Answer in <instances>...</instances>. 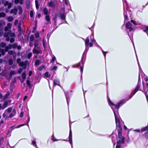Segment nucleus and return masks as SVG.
I'll return each mask as SVG.
<instances>
[{
  "instance_id": "1",
  "label": "nucleus",
  "mask_w": 148,
  "mask_h": 148,
  "mask_svg": "<svg viewBox=\"0 0 148 148\" xmlns=\"http://www.w3.org/2000/svg\"><path fill=\"white\" fill-rule=\"evenodd\" d=\"M108 101L109 105L111 106L114 112L115 119L117 127H118L119 129L118 130L119 137L120 139L117 142V145L116 148H120V145L123 144L124 143L125 137L122 136V127L123 122L122 121H120V118L119 116L118 111L120 106L125 103L126 101L125 99H122L119 101L116 105L114 104L108 98Z\"/></svg>"
},
{
  "instance_id": "2",
  "label": "nucleus",
  "mask_w": 148,
  "mask_h": 148,
  "mask_svg": "<svg viewBox=\"0 0 148 148\" xmlns=\"http://www.w3.org/2000/svg\"><path fill=\"white\" fill-rule=\"evenodd\" d=\"M83 40L85 41V50L81 58V60L79 63L76 64L72 66V67L73 68L78 67L80 66V71L81 72V76L82 75L83 72V66L84 65V63L83 62V57L84 55H86V54L89 48L88 47V46L89 45L90 47H92L93 46V44L92 42H90L89 43V39L88 37H87L86 38V40H85L84 39Z\"/></svg>"
},
{
  "instance_id": "3",
  "label": "nucleus",
  "mask_w": 148,
  "mask_h": 148,
  "mask_svg": "<svg viewBox=\"0 0 148 148\" xmlns=\"http://www.w3.org/2000/svg\"><path fill=\"white\" fill-rule=\"evenodd\" d=\"M12 25L10 23H8L4 29L5 32L4 34V36L6 37V40L7 41L9 40L10 43H12L15 40L14 38L10 39V37H14L15 36V34L14 33H11V28Z\"/></svg>"
},
{
  "instance_id": "4",
  "label": "nucleus",
  "mask_w": 148,
  "mask_h": 148,
  "mask_svg": "<svg viewBox=\"0 0 148 148\" xmlns=\"http://www.w3.org/2000/svg\"><path fill=\"white\" fill-rule=\"evenodd\" d=\"M16 114L15 109H14L12 110V108L10 107L5 110L4 113L3 114V116L4 118L6 117V118H11L15 115Z\"/></svg>"
},
{
  "instance_id": "5",
  "label": "nucleus",
  "mask_w": 148,
  "mask_h": 148,
  "mask_svg": "<svg viewBox=\"0 0 148 148\" xmlns=\"http://www.w3.org/2000/svg\"><path fill=\"white\" fill-rule=\"evenodd\" d=\"M32 52L34 54H40L42 53V51L40 47H34L33 48Z\"/></svg>"
},
{
  "instance_id": "6",
  "label": "nucleus",
  "mask_w": 148,
  "mask_h": 148,
  "mask_svg": "<svg viewBox=\"0 0 148 148\" xmlns=\"http://www.w3.org/2000/svg\"><path fill=\"white\" fill-rule=\"evenodd\" d=\"M126 28L129 29V32H131L134 29V26L130 22H128L125 24Z\"/></svg>"
},
{
  "instance_id": "7",
  "label": "nucleus",
  "mask_w": 148,
  "mask_h": 148,
  "mask_svg": "<svg viewBox=\"0 0 148 148\" xmlns=\"http://www.w3.org/2000/svg\"><path fill=\"white\" fill-rule=\"evenodd\" d=\"M69 141L70 144L71 145L72 148H73V145L72 143V133L71 130V125L70 124V131L69 133Z\"/></svg>"
},
{
  "instance_id": "8",
  "label": "nucleus",
  "mask_w": 148,
  "mask_h": 148,
  "mask_svg": "<svg viewBox=\"0 0 148 148\" xmlns=\"http://www.w3.org/2000/svg\"><path fill=\"white\" fill-rule=\"evenodd\" d=\"M146 131H148V126H146L142 128L140 130V132H142ZM145 138L148 139V132H146L144 134Z\"/></svg>"
},
{
  "instance_id": "9",
  "label": "nucleus",
  "mask_w": 148,
  "mask_h": 148,
  "mask_svg": "<svg viewBox=\"0 0 148 148\" xmlns=\"http://www.w3.org/2000/svg\"><path fill=\"white\" fill-rule=\"evenodd\" d=\"M60 16L61 19L62 20H65V14L64 10V8L61 9L60 12Z\"/></svg>"
},
{
  "instance_id": "10",
  "label": "nucleus",
  "mask_w": 148,
  "mask_h": 148,
  "mask_svg": "<svg viewBox=\"0 0 148 148\" xmlns=\"http://www.w3.org/2000/svg\"><path fill=\"white\" fill-rule=\"evenodd\" d=\"M66 96L67 102L68 106H69V102L70 100V98L69 97V95L68 92H66L64 93Z\"/></svg>"
},
{
  "instance_id": "11",
  "label": "nucleus",
  "mask_w": 148,
  "mask_h": 148,
  "mask_svg": "<svg viewBox=\"0 0 148 148\" xmlns=\"http://www.w3.org/2000/svg\"><path fill=\"white\" fill-rule=\"evenodd\" d=\"M140 84H137V86L135 88L134 90L133 91V95H134L136 92L138 90V89H139L140 87Z\"/></svg>"
},
{
  "instance_id": "12",
  "label": "nucleus",
  "mask_w": 148,
  "mask_h": 148,
  "mask_svg": "<svg viewBox=\"0 0 148 148\" xmlns=\"http://www.w3.org/2000/svg\"><path fill=\"white\" fill-rule=\"evenodd\" d=\"M17 13V9L16 7H14L13 9H12L10 12L11 14H14L15 15H16Z\"/></svg>"
},
{
  "instance_id": "13",
  "label": "nucleus",
  "mask_w": 148,
  "mask_h": 148,
  "mask_svg": "<svg viewBox=\"0 0 148 148\" xmlns=\"http://www.w3.org/2000/svg\"><path fill=\"white\" fill-rule=\"evenodd\" d=\"M53 86L58 85L60 86V80L58 79H56L53 81Z\"/></svg>"
},
{
  "instance_id": "14",
  "label": "nucleus",
  "mask_w": 148,
  "mask_h": 148,
  "mask_svg": "<svg viewBox=\"0 0 148 148\" xmlns=\"http://www.w3.org/2000/svg\"><path fill=\"white\" fill-rule=\"evenodd\" d=\"M40 43L38 40H35L34 41V47H40L38 45Z\"/></svg>"
},
{
  "instance_id": "15",
  "label": "nucleus",
  "mask_w": 148,
  "mask_h": 148,
  "mask_svg": "<svg viewBox=\"0 0 148 148\" xmlns=\"http://www.w3.org/2000/svg\"><path fill=\"white\" fill-rule=\"evenodd\" d=\"M5 25V22L3 20H0V29L2 28Z\"/></svg>"
},
{
  "instance_id": "16",
  "label": "nucleus",
  "mask_w": 148,
  "mask_h": 148,
  "mask_svg": "<svg viewBox=\"0 0 148 148\" xmlns=\"http://www.w3.org/2000/svg\"><path fill=\"white\" fill-rule=\"evenodd\" d=\"M31 144L33 145L36 148H38L37 147V146L36 145V139L35 138H34V140L32 141Z\"/></svg>"
},
{
  "instance_id": "17",
  "label": "nucleus",
  "mask_w": 148,
  "mask_h": 148,
  "mask_svg": "<svg viewBox=\"0 0 148 148\" xmlns=\"http://www.w3.org/2000/svg\"><path fill=\"white\" fill-rule=\"evenodd\" d=\"M48 5L49 6L52 8H54L55 6V5L54 3L52 1H50L48 3Z\"/></svg>"
},
{
  "instance_id": "18",
  "label": "nucleus",
  "mask_w": 148,
  "mask_h": 148,
  "mask_svg": "<svg viewBox=\"0 0 148 148\" xmlns=\"http://www.w3.org/2000/svg\"><path fill=\"white\" fill-rule=\"evenodd\" d=\"M23 0H15L14 3L16 4L19 3L21 4H22L23 3Z\"/></svg>"
},
{
  "instance_id": "19",
  "label": "nucleus",
  "mask_w": 148,
  "mask_h": 148,
  "mask_svg": "<svg viewBox=\"0 0 148 148\" xmlns=\"http://www.w3.org/2000/svg\"><path fill=\"white\" fill-rule=\"evenodd\" d=\"M29 120H30V118L29 117H28V121H27V124H22V125H18L17 126V127L16 128L20 127H21V126H23L24 125H27L28 126V127H29V125H28V123H29Z\"/></svg>"
},
{
  "instance_id": "20",
  "label": "nucleus",
  "mask_w": 148,
  "mask_h": 148,
  "mask_svg": "<svg viewBox=\"0 0 148 148\" xmlns=\"http://www.w3.org/2000/svg\"><path fill=\"white\" fill-rule=\"evenodd\" d=\"M43 12L45 15H48L49 14V12L46 8H44L43 9Z\"/></svg>"
},
{
  "instance_id": "21",
  "label": "nucleus",
  "mask_w": 148,
  "mask_h": 148,
  "mask_svg": "<svg viewBox=\"0 0 148 148\" xmlns=\"http://www.w3.org/2000/svg\"><path fill=\"white\" fill-rule=\"evenodd\" d=\"M45 18L46 20L48 22L47 23H46V25H47L49 23V22H50V18H49V16L48 15H46V16H45Z\"/></svg>"
},
{
  "instance_id": "22",
  "label": "nucleus",
  "mask_w": 148,
  "mask_h": 148,
  "mask_svg": "<svg viewBox=\"0 0 148 148\" xmlns=\"http://www.w3.org/2000/svg\"><path fill=\"white\" fill-rule=\"evenodd\" d=\"M10 46H11V48L14 49L16 48L17 47V43H15L13 44H10Z\"/></svg>"
},
{
  "instance_id": "23",
  "label": "nucleus",
  "mask_w": 148,
  "mask_h": 148,
  "mask_svg": "<svg viewBox=\"0 0 148 148\" xmlns=\"http://www.w3.org/2000/svg\"><path fill=\"white\" fill-rule=\"evenodd\" d=\"M90 37L91 41L92 42V43L93 42L95 44L94 42H96V43H97V42H96V41L94 38V36L93 35H92V36H91Z\"/></svg>"
},
{
  "instance_id": "24",
  "label": "nucleus",
  "mask_w": 148,
  "mask_h": 148,
  "mask_svg": "<svg viewBox=\"0 0 148 148\" xmlns=\"http://www.w3.org/2000/svg\"><path fill=\"white\" fill-rule=\"evenodd\" d=\"M11 48V46H10V44H9L8 46L5 47V52H8L9 49H10Z\"/></svg>"
},
{
  "instance_id": "25",
  "label": "nucleus",
  "mask_w": 148,
  "mask_h": 148,
  "mask_svg": "<svg viewBox=\"0 0 148 148\" xmlns=\"http://www.w3.org/2000/svg\"><path fill=\"white\" fill-rule=\"evenodd\" d=\"M29 3L30 1L29 0H26V7L27 9H29Z\"/></svg>"
},
{
  "instance_id": "26",
  "label": "nucleus",
  "mask_w": 148,
  "mask_h": 148,
  "mask_svg": "<svg viewBox=\"0 0 148 148\" xmlns=\"http://www.w3.org/2000/svg\"><path fill=\"white\" fill-rule=\"evenodd\" d=\"M18 9L19 11V14H21L23 12V10L22 7L20 6H18Z\"/></svg>"
},
{
  "instance_id": "27",
  "label": "nucleus",
  "mask_w": 148,
  "mask_h": 148,
  "mask_svg": "<svg viewBox=\"0 0 148 148\" xmlns=\"http://www.w3.org/2000/svg\"><path fill=\"white\" fill-rule=\"evenodd\" d=\"M7 19L9 22H11L13 20V18L12 16H9L7 18Z\"/></svg>"
},
{
  "instance_id": "28",
  "label": "nucleus",
  "mask_w": 148,
  "mask_h": 148,
  "mask_svg": "<svg viewBox=\"0 0 148 148\" xmlns=\"http://www.w3.org/2000/svg\"><path fill=\"white\" fill-rule=\"evenodd\" d=\"M7 106H8V103L7 102L5 101L3 105L2 106L3 108H2V110L4 109L5 108L7 107Z\"/></svg>"
},
{
  "instance_id": "29",
  "label": "nucleus",
  "mask_w": 148,
  "mask_h": 148,
  "mask_svg": "<svg viewBox=\"0 0 148 148\" xmlns=\"http://www.w3.org/2000/svg\"><path fill=\"white\" fill-rule=\"evenodd\" d=\"M44 75L47 78L49 77L50 76V75L49 74V73L48 72H45L44 74Z\"/></svg>"
},
{
  "instance_id": "30",
  "label": "nucleus",
  "mask_w": 148,
  "mask_h": 148,
  "mask_svg": "<svg viewBox=\"0 0 148 148\" xmlns=\"http://www.w3.org/2000/svg\"><path fill=\"white\" fill-rule=\"evenodd\" d=\"M6 14L5 13L2 12H0V18L1 17H3L5 16Z\"/></svg>"
},
{
  "instance_id": "31",
  "label": "nucleus",
  "mask_w": 148,
  "mask_h": 148,
  "mask_svg": "<svg viewBox=\"0 0 148 148\" xmlns=\"http://www.w3.org/2000/svg\"><path fill=\"white\" fill-rule=\"evenodd\" d=\"M35 2L36 8L37 10H38L39 9V5L38 1L36 0L35 1Z\"/></svg>"
},
{
  "instance_id": "32",
  "label": "nucleus",
  "mask_w": 148,
  "mask_h": 148,
  "mask_svg": "<svg viewBox=\"0 0 148 148\" xmlns=\"http://www.w3.org/2000/svg\"><path fill=\"white\" fill-rule=\"evenodd\" d=\"M22 77L23 80H24L26 78V73L25 72H23L22 73Z\"/></svg>"
},
{
  "instance_id": "33",
  "label": "nucleus",
  "mask_w": 148,
  "mask_h": 148,
  "mask_svg": "<svg viewBox=\"0 0 148 148\" xmlns=\"http://www.w3.org/2000/svg\"><path fill=\"white\" fill-rule=\"evenodd\" d=\"M6 45V44L4 42H1L0 44V46L1 47H5Z\"/></svg>"
},
{
  "instance_id": "34",
  "label": "nucleus",
  "mask_w": 148,
  "mask_h": 148,
  "mask_svg": "<svg viewBox=\"0 0 148 148\" xmlns=\"http://www.w3.org/2000/svg\"><path fill=\"white\" fill-rule=\"evenodd\" d=\"M15 74V72L14 71H10V76L11 77L13 75Z\"/></svg>"
},
{
  "instance_id": "35",
  "label": "nucleus",
  "mask_w": 148,
  "mask_h": 148,
  "mask_svg": "<svg viewBox=\"0 0 148 148\" xmlns=\"http://www.w3.org/2000/svg\"><path fill=\"white\" fill-rule=\"evenodd\" d=\"M34 15V13L33 11V10L30 11V16L31 17V18L33 17Z\"/></svg>"
},
{
  "instance_id": "36",
  "label": "nucleus",
  "mask_w": 148,
  "mask_h": 148,
  "mask_svg": "<svg viewBox=\"0 0 148 148\" xmlns=\"http://www.w3.org/2000/svg\"><path fill=\"white\" fill-rule=\"evenodd\" d=\"M34 35H31L30 37V41H33L34 40Z\"/></svg>"
},
{
  "instance_id": "37",
  "label": "nucleus",
  "mask_w": 148,
  "mask_h": 148,
  "mask_svg": "<svg viewBox=\"0 0 148 148\" xmlns=\"http://www.w3.org/2000/svg\"><path fill=\"white\" fill-rule=\"evenodd\" d=\"M32 56V53L30 52L27 55V58L28 59H30L31 57Z\"/></svg>"
},
{
  "instance_id": "38",
  "label": "nucleus",
  "mask_w": 148,
  "mask_h": 148,
  "mask_svg": "<svg viewBox=\"0 0 148 148\" xmlns=\"http://www.w3.org/2000/svg\"><path fill=\"white\" fill-rule=\"evenodd\" d=\"M40 63V61L39 60H37L35 62V64L36 65H38Z\"/></svg>"
},
{
  "instance_id": "39",
  "label": "nucleus",
  "mask_w": 148,
  "mask_h": 148,
  "mask_svg": "<svg viewBox=\"0 0 148 148\" xmlns=\"http://www.w3.org/2000/svg\"><path fill=\"white\" fill-rule=\"evenodd\" d=\"M56 58L54 55H53L52 57V59L51 61V62H53L54 61L56 60Z\"/></svg>"
},
{
  "instance_id": "40",
  "label": "nucleus",
  "mask_w": 148,
  "mask_h": 148,
  "mask_svg": "<svg viewBox=\"0 0 148 148\" xmlns=\"http://www.w3.org/2000/svg\"><path fill=\"white\" fill-rule=\"evenodd\" d=\"M19 65L20 66H23L25 64V63L23 62H21L20 63H19Z\"/></svg>"
},
{
  "instance_id": "41",
  "label": "nucleus",
  "mask_w": 148,
  "mask_h": 148,
  "mask_svg": "<svg viewBox=\"0 0 148 148\" xmlns=\"http://www.w3.org/2000/svg\"><path fill=\"white\" fill-rule=\"evenodd\" d=\"M23 71V68H20L18 71V73L19 74H21Z\"/></svg>"
},
{
  "instance_id": "42",
  "label": "nucleus",
  "mask_w": 148,
  "mask_h": 148,
  "mask_svg": "<svg viewBox=\"0 0 148 148\" xmlns=\"http://www.w3.org/2000/svg\"><path fill=\"white\" fill-rule=\"evenodd\" d=\"M5 51L4 49H1V51H0V52L1 53V54L2 55H4L5 54Z\"/></svg>"
},
{
  "instance_id": "43",
  "label": "nucleus",
  "mask_w": 148,
  "mask_h": 148,
  "mask_svg": "<svg viewBox=\"0 0 148 148\" xmlns=\"http://www.w3.org/2000/svg\"><path fill=\"white\" fill-rule=\"evenodd\" d=\"M14 52V51L11 50L8 51V53L10 55H12Z\"/></svg>"
},
{
  "instance_id": "44",
  "label": "nucleus",
  "mask_w": 148,
  "mask_h": 148,
  "mask_svg": "<svg viewBox=\"0 0 148 148\" xmlns=\"http://www.w3.org/2000/svg\"><path fill=\"white\" fill-rule=\"evenodd\" d=\"M8 63H9V64H10V65L12 64L13 63V60L12 59L9 60L8 61Z\"/></svg>"
},
{
  "instance_id": "45",
  "label": "nucleus",
  "mask_w": 148,
  "mask_h": 148,
  "mask_svg": "<svg viewBox=\"0 0 148 148\" xmlns=\"http://www.w3.org/2000/svg\"><path fill=\"white\" fill-rule=\"evenodd\" d=\"M138 84H141V81H140V74H139L138 75Z\"/></svg>"
},
{
  "instance_id": "46",
  "label": "nucleus",
  "mask_w": 148,
  "mask_h": 148,
  "mask_svg": "<svg viewBox=\"0 0 148 148\" xmlns=\"http://www.w3.org/2000/svg\"><path fill=\"white\" fill-rule=\"evenodd\" d=\"M131 23H132L135 25H137V23H136V22L134 21L133 20H131Z\"/></svg>"
},
{
  "instance_id": "47",
  "label": "nucleus",
  "mask_w": 148,
  "mask_h": 148,
  "mask_svg": "<svg viewBox=\"0 0 148 148\" xmlns=\"http://www.w3.org/2000/svg\"><path fill=\"white\" fill-rule=\"evenodd\" d=\"M143 31L145 32L148 31V26H146L145 27V29L143 30Z\"/></svg>"
},
{
  "instance_id": "48",
  "label": "nucleus",
  "mask_w": 148,
  "mask_h": 148,
  "mask_svg": "<svg viewBox=\"0 0 148 148\" xmlns=\"http://www.w3.org/2000/svg\"><path fill=\"white\" fill-rule=\"evenodd\" d=\"M124 16L125 20H127L128 18L127 15L125 14L124 13Z\"/></svg>"
},
{
  "instance_id": "49",
  "label": "nucleus",
  "mask_w": 148,
  "mask_h": 148,
  "mask_svg": "<svg viewBox=\"0 0 148 148\" xmlns=\"http://www.w3.org/2000/svg\"><path fill=\"white\" fill-rule=\"evenodd\" d=\"M102 53H103L104 56L105 57V58L106 59V54L107 53V51L105 52V51H104L103 50V49H102Z\"/></svg>"
},
{
  "instance_id": "50",
  "label": "nucleus",
  "mask_w": 148,
  "mask_h": 148,
  "mask_svg": "<svg viewBox=\"0 0 148 148\" xmlns=\"http://www.w3.org/2000/svg\"><path fill=\"white\" fill-rule=\"evenodd\" d=\"M9 3L8 2V1H6L4 3V6H7Z\"/></svg>"
},
{
  "instance_id": "51",
  "label": "nucleus",
  "mask_w": 148,
  "mask_h": 148,
  "mask_svg": "<svg viewBox=\"0 0 148 148\" xmlns=\"http://www.w3.org/2000/svg\"><path fill=\"white\" fill-rule=\"evenodd\" d=\"M8 5V8L9 9L11 8L12 6V4L11 3H9Z\"/></svg>"
},
{
  "instance_id": "52",
  "label": "nucleus",
  "mask_w": 148,
  "mask_h": 148,
  "mask_svg": "<svg viewBox=\"0 0 148 148\" xmlns=\"http://www.w3.org/2000/svg\"><path fill=\"white\" fill-rule=\"evenodd\" d=\"M45 42L44 40L43 39V46L44 48H45Z\"/></svg>"
},
{
  "instance_id": "53",
  "label": "nucleus",
  "mask_w": 148,
  "mask_h": 148,
  "mask_svg": "<svg viewBox=\"0 0 148 148\" xmlns=\"http://www.w3.org/2000/svg\"><path fill=\"white\" fill-rule=\"evenodd\" d=\"M114 135L115 136V135L114 134H112V135L111 136V139H112V142L113 143H114V138H112V136H113V137H114Z\"/></svg>"
},
{
  "instance_id": "54",
  "label": "nucleus",
  "mask_w": 148,
  "mask_h": 148,
  "mask_svg": "<svg viewBox=\"0 0 148 148\" xmlns=\"http://www.w3.org/2000/svg\"><path fill=\"white\" fill-rule=\"evenodd\" d=\"M35 37L36 38H38L39 37V34L38 32L36 33L35 34Z\"/></svg>"
},
{
  "instance_id": "55",
  "label": "nucleus",
  "mask_w": 148,
  "mask_h": 148,
  "mask_svg": "<svg viewBox=\"0 0 148 148\" xmlns=\"http://www.w3.org/2000/svg\"><path fill=\"white\" fill-rule=\"evenodd\" d=\"M21 61V59L20 58H17L16 60L17 62L19 64L20 63Z\"/></svg>"
},
{
  "instance_id": "56",
  "label": "nucleus",
  "mask_w": 148,
  "mask_h": 148,
  "mask_svg": "<svg viewBox=\"0 0 148 148\" xmlns=\"http://www.w3.org/2000/svg\"><path fill=\"white\" fill-rule=\"evenodd\" d=\"M27 84L29 86L30 85V81L29 80H27Z\"/></svg>"
},
{
  "instance_id": "57",
  "label": "nucleus",
  "mask_w": 148,
  "mask_h": 148,
  "mask_svg": "<svg viewBox=\"0 0 148 148\" xmlns=\"http://www.w3.org/2000/svg\"><path fill=\"white\" fill-rule=\"evenodd\" d=\"M52 137H53L52 138V140L53 141H57V140L54 137L53 135H52Z\"/></svg>"
},
{
  "instance_id": "58",
  "label": "nucleus",
  "mask_w": 148,
  "mask_h": 148,
  "mask_svg": "<svg viewBox=\"0 0 148 148\" xmlns=\"http://www.w3.org/2000/svg\"><path fill=\"white\" fill-rule=\"evenodd\" d=\"M44 68V66L43 65H41L40 66V67L39 68V69L40 70H42Z\"/></svg>"
},
{
  "instance_id": "59",
  "label": "nucleus",
  "mask_w": 148,
  "mask_h": 148,
  "mask_svg": "<svg viewBox=\"0 0 148 148\" xmlns=\"http://www.w3.org/2000/svg\"><path fill=\"white\" fill-rule=\"evenodd\" d=\"M23 116V112H21L20 114V116L21 117H22Z\"/></svg>"
},
{
  "instance_id": "60",
  "label": "nucleus",
  "mask_w": 148,
  "mask_h": 148,
  "mask_svg": "<svg viewBox=\"0 0 148 148\" xmlns=\"http://www.w3.org/2000/svg\"><path fill=\"white\" fill-rule=\"evenodd\" d=\"M32 71H29V77L31 76L32 74Z\"/></svg>"
},
{
  "instance_id": "61",
  "label": "nucleus",
  "mask_w": 148,
  "mask_h": 148,
  "mask_svg": "<svg viewBox=\"0 0 148 148\" xmlns=\"http://www.w3.org/2000/svg\"><path fill=\"white\" fill-rule=\"evenodd\" d=\"M53 19L54 20V22H55V24H56V23L57 22V19H56V16L55 17H54L53 18Z\"/></svg>"
},
{
  "instance_id": "62",
  "label": "nucleus",
  "mask_w": 148,
  "mask_h": 148,
  "mask_svg": "<svg viewBox=\"0 0 148 148\" xmlns=\"http://www.w3.org/2000/svg\"><path fill=\"white\" fill-rule=\"evenodd\" d=\"M65 1V4L67 5H68V0H64Z\"/></svg>"
},
{
  "instance_id": "63",
  "label": "nucleus",
  "mask_w": 148,
  "mask_h": 148,
  "mask_svg": "<svg viewBox=\"0 0 148 148\" xmlns=\"http://www.w3.org/2000/svg\"><path fill=\"white\" fill-rule=\"evenodd\" d=\"M18 21L16 20L14 22V25H16L18 24Z\"/></svg>"
},
{
  "instance_id": "64",
  "label": "nucleus",
  "mask_w": 148,
  "mask_h": 148,
  "mask_svg": "<svg viewBox=\"0 0 148 148\" xmlns=\"http://www.w3.org/2000/svg\"><path fill=\"white\" fill-rule=\"evenodd\" d=\"M17 49L18 50H20L21 49V47L20 46H18L17 47Z\"/></svg>"
}]
</instances>
